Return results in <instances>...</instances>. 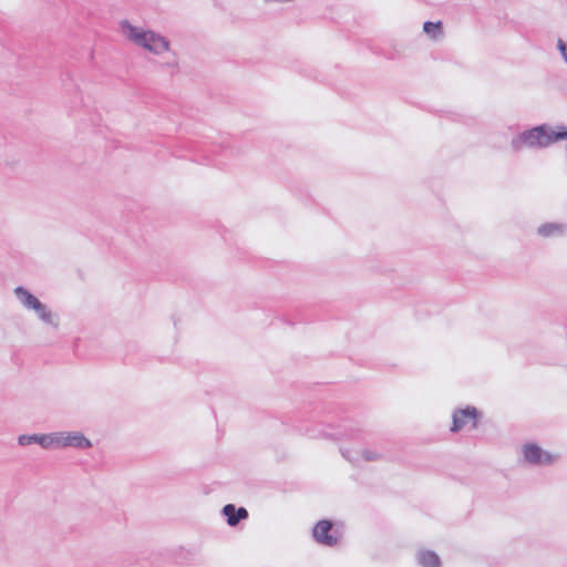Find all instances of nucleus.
I'll return each instance as SVG.
<instances>
[{"mask_svg":"<svg viewBox=\"0 0 567 567\" xmlns=\"http://www.w3.org/2000/svg\"><path fill=\"white\" fill-rule=\"evenodd\" d=\"M48 436L47 434H22L18 439V443L21 446H27L33 443L39 444L43 449H48Z\"/></svg>","mask_w":567,"mask_h":567,"instance_id":"12","label":"nucleus"},{"mask_svg":"<svg viewBox=\"0 0 567 567\" xmlns=\"http://www.w3.org/2000/svg\"><path fill=\"white\" fill-rule=\"evenodd\" d=\"M565 140H567L566 125L540 124L515 135L511 141V147L517 153L523 148H546Z\"/></svg>","mask_w":567,"mask_h":567,"instance_id":"1","label":"nucleus"},{"mask_svg":"<svg viewBox=\"0 0 567 567\" xmlns=\"http://www.w3.org/2000/svg\"><path fill=\"white\" fill-rule=\"evenodd\" d=\"M63 443L65 447H75L79 450H85L92 446L91 441L85 437L81 432H64Z\"/></svg>","mask_w":567,"mask_h":567,"instance_id":"10","label":"nucleus"},{"mask_svg":"<svg viewBox=\"0 0 567 567\" xmlns=\"http://www.w3.org/2000/svg\"><path fill=\"white\" fill-rule=\"evenodd\" d=\"M362 456L365 461L372 462L381 458V454L371 450H364Z\"/></svg>","mask_w":567,"mask_h":567,"instance_id":"15","label":"nucleus"},{"mask_svg":"<svg viewBox=\"0 0 567 567\" xmlns=\"http://www.w3.org/2000/svg\"><path fill=\"white\" fill-rule=\"evenodd\" d=\"M524 458L534 465H548L554 461V456L544 451L536 443H527L524 445Z\"/></svg>","mask_w":567,"mask_h":567,"instance_id":"7","label":"nucleus"},{"mask_svg":"<svg viewBox=\"0 0 567 567\" xmlns=\"http://www.w3.org/2000/svg\"><path fill=\"white\" fill-rule=\"evenodd\" d=\"M557 49L559 50L564 61L567 63V42H565L561 39H558Z\"/></svg>","mask_w":567,"mask_h":567,"instance_id":"16","label":"nucleus"},{"mask_svg":"<svg viewBox=\"0 0 567 567\" xmlns=\"http://www.w3.org/2000/svg\"><path fill=\"white\" fill-rule=\"evenodd\" d=\"M48 436V449L51 447H65V444L63 443L64 439V432H53L50 434H47Z\"/></svg>","mask_w":567,"mask_h":567,"instance_id":"14","label":"nucleus"},{"mask_svg":"<svg viewBox=\"0 0 567 567\" xmlns=\"http://www.w3.org/2000/svg\"><path fill=\"white\" fill-rule=\"evenodd\" d=\"M312 537L320 545L333 547L338 544L340 534L333 529L332 520L321 519L313 526Z\"/></svg>","mask_w":567,"mask_h":567,"instance_id":"5","label":"nucleus"},{"mask_svg":"<svg viewBox=\"0 0 567 567\" xmlns=\"http://www.w3.org/2000/svg\"><path fill=\"white\" fill-rule=\"evenodd\" d=\"M342 456L347 457L348 458V455L346 454V452L342 451Z\"/></svg>","mask_w":567,"mask_h":567,"instance_id":"19","label":"nucleus"},{"mask_svg":"<svg viewBox=\"0 0 567 567\" xmlns=\"http://www.w3.org/2000/svg\"><path fill=\"white\" fill-rule=\"evenodd\" d=\"M482 417V413L472 405H467L464 409H456L452 415V425L450 431L452 433L460 432L467 422H472V427H477V424Z\"/></svg>","mask_w":567,"mask_h":567,"instance_id":"6","label":"nucleus"},{"mask_svg":"<svg viewBox=\"0 0 567 567\" xmlns=\"http://www.w3.org/2000/svg\"><path fill=\"white\" fill-rule=\"evenodd\" d=\"M327 427L331 431H321L320 435L331 440H358L364 441L367 432L361 427L360 423L349 416L338 415L324 421Z\"/></svg>","mask_w":567,"mask_h":567,"instance_id":"2","label":"nucleus"},{"mask_svg":"<svg viewBox=\"0 0 567 567\" xmlns=\"http://www.w3.org/2000/svg\"><path fill=\"white\" fill-rule=\"evenodd\" d=\"M121 28L123 31H128L127 37L131 41L150 52L161 54L169 49V41L154 31L140 30L132 25L127 20H123L121 22Z\"/></svg>","mask_w":567,"mask_h":567,"instance_id":"3","label":"nucleus"},{"mask_svg":"<svg viewBox=\"0 0 567 567\" xmlns=\"http://www.w3.org/2000/svg\"><path fill=\"white\" fill-rule=\"evenodd\" d=\"M540 237H564L567 234V224L565 223H545L537 228Z\"/></svg>","mask_w":567,"mask_h":567,"instance_id":"9","label":"nucleus"},{"mask_svg":"<svg viewBox=\"0 0 567 567\" xmlns=\"http://www.w3.org/2000/svg\"><path fill=\"white\" fill-rule=\"evenodd\" d=\"M221 514L231 527L237 526L243 519L248 517V511L245 507H236L234 504H226L221 509Z\"/></svg>","mask_w":567,"mask_h":567,"instance_id":"8","label":"nucleus"},{"mask_svg":"<svg viewBox=\"0 0 567 567\" xmlns=\"http://www.w3.org/2000/svg\"><path fill=\"white\" fill-rule=\"evenodd\" d=\"M14 293L22 306L28 310H33L37 317L45 324L53 328L59 327V317L54 315L43 302L22 286L14 289Z\"/></svg>","mask_w":567,"mask_h":567,"instance_id":"4","label":"nucleus"},{"mask_svg":"<svg viewBox=\"0 0 567 567\" xmlns=\"http://www.w3.org/2000/svg\"><path fill=\"white\" fill-rule=\"evenodd\" d=\"M375 53L382 54L385 58L391 59V60H393V59H395L398 56L395 49L389 50L388 52H378V51H375Z\"/></svg>","mask_w":567,"mask_h":567,"instance_id":"17","label":"nucleus"},{"mask_svg":"<svg viewBox=\"0 0 567 567\" xmlns=\"http://www.w3.org/2000/svg\"><path fill=\"white\" fill-rule=\"evenodd\" d=\"M417 563L422 567H441L439 555L430 549L420 550L417 553Z\"/></svg>","mask_w":567,"mask_h":567,"instance_id":"11","label":"nucleus"},{"mask_svg":"<svg viewBox=\"0 0 567 567\" xmlns=\"http://www.w3.org/2000/svg\"><path fill=\"white\" fill-rule=\"evenodd\" d=\"M445 114H446V116H447L449 118H451V120H453V121L455 120V116H456V114H455V113H452V112H445Z\"/></svg>","mask_w":567,"mask_h":567,"instance_id":"18","label":"nucleus"},{"mask_svg":"<svg viewBox=\"0 0 567 567\" xmlns=\"http://www.w3.org/2000/svg\"><path fill=\"white\" fill-rule=\"evenodd\" d=\"M423 31L431 39L437 40L443 35V23L441 21H425L423 23Z\"/></svg>","mask_w":567,"mask_h":567,"instance_id":"13","label":"nucleus"}]
</instances>
